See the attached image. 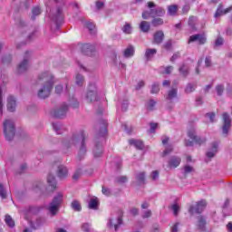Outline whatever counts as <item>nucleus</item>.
Here are the masks:
<instances>
[{"label": "nucleus", "mask_w": 232, "mask_h": 232, "mask_svg": "<svg viewBox=\"0 0 232 232\" xmlns=\"http://www.w3.org/2000/svg\"><path fill=\"white\" fill-rule=\"evenodd\" d=\"M38 82H44L43 87L38 92V97L40 99H46V97H50L52 88H53V84H55L53 75L50 72H44L38 76Z\"/></svg>", "instance_id": "f257e3e1"}, {"label": "nucleus", "mask_w": 232, "mask_h": 232, "mask_svg": "<svg viewBox=\"0 0 232 232\" xmlns=\"http://www.w3.org/2000/svg\"><path fill=\"white\" fill-rule=\"evenodd\" d=\"M84 131H81L80 133L73 134L72 139L65 143L66 148H72V146H80V155L86 154V147L84 146Z\"/></svg>", "instance_id": "f03ea898"}, {"label": "nucleus", "mask_w": 232, "mask_h": 232, "mask_svg": "<svg viewBox=\"0 0 232 232\" xmlns=\"http://www.w3.org/2000/svg\"><path fill=\"white\" fill-rule=\"evenodd\" d=\"M148 8H150V11H144L142 13V18L143 19H150V17H164L166 14V11L162 7H157L155 8V3L149 2L148 3Z\"/></svg>", "instance_id": "7ed1b4c3"}, {"label": "nucleus", "mask_w": 232, "mask_h": 232, "mask_svg": "<svg viewBox=\"0 0 232 232\" xmlns=\"http://www.w3.org/2000/svg\"><path fill=\"white\" fill-rule=\"evenodd\" d=\"M4 134L6 140H12L15 137V123L10 119L5 120L4 123Z\"/></svg>", "instance_id": "20e7f679"}, {"label": "nucleus", "mask_w": 232, "mask_h": 232, "mask_svg": "<svg viewBox=\"0 0 232 232\" xmlns=\"http://www.w3.org/2000/svg\"><path fill=\"white\" fill-rule=\"evenodd\" d=\"M61 204H63V194L58 193L48 208L49 213H51V215H57V211H59Z\"/></svg>", "instance_id": "39448f33"}, {"label": "nucleus", "mask_w": 232, "mask_h": 232, "mask_svg": "<svg viewBox=\"0 0 232 232\" xmlns=\"http://www.w3.org/2000/svg\"><path fill=\"white\" fill-rule=\"evenodd\" d=\"M208 206V203L206 200L201 199L200 201L196 203V206H190L188 209V213L190 215H195V213L200 214L204 209H206V207Z\"/></svg>", "instance_id": "423d86ee"}, {"label": "nucleus", "mask_w": 232, "mask_h": 232, "mask_svg": "<svg viewBox=\"0 0 232 232\" xmlns=\"http://www.w3.org/2000/svg\"><path fill=\"white\" fill-rule=\"evenodd\" d=\"M28 57H30V53L26 52L23 62L18 65V73H24V72H26V70L30 68V62Z\"/></svg>", "instance_id": "0eeeda50"}, {"label": "nucleus", "mask_w": 232, "mask_h": 232, "mask_svg": "<svg viewBox=\"0 0 232 232\" xmlns=\"http://www.w3.org/2000/svg\"><path fill=\"white\" fill-rule=\"evenodd\" d=\"M87 102H95L97 101V87L95 85H90V90L86 94Z\"/></svg>", "instance_id": "6e6552de"}, {"label": "nucleus", "mask_w": 232, "mask_h": 232, "mask_svg": "<svg viewBox=\"0 0 232 232\" xmlns=\"http://www.w3.org/2000/svg\"><path fill=\"white\" fill-rule=\"evenodd\" d=\"M188 136L189 137V139L194 140V142H196V144L200 145V144H204V142H206L205 138H200V137L197 136V131H195V129H190L188 132Z\"/></svg>", "instance_id": "1a4fd4ad"}, {"label": "nucleus", "mask_w": 232, "mask_h": 232, "mask_svg": "<svg viewBox=\"0 0 232 232\" xmlns=\"http://www.w3.org/2000/svg\"><path fill=\"white\" fill-rule=\"evenodd\" d=\"M223 133L225 135H227V133L229 132V128H231V118H229V115L225 112L223 113Z\"/></svg>", "instance_id": "9d476101"}, {"label": "nucleus", "mask_w": 232, "mask_h": 232, "mask_svg": "<svg viewBox=\"0 0 232 232\" xmlns=\"http://www.w3.org/2000/svg\"><path fill=\"white\" fill-rule=\"evenodd\" d=\"M66 111H68V105L63 104L60 110L53 112V117H54V119H63L66 116Z\"/></svg>", "instance_id": "9b49d317"}, {"label": "nucleus", "mask_w": 232, "mask_h": 232, "mask_svg": "<svg viewBox=\"0 0 232 232\" xmlns=\"http://www.w3.org/2000/svg\"><path fill=\"white\" fill-rule=\"evenodd\" d=\"M195 41H198V44H206V41H207L206 35L204 34L191 35L188 39V44L190 43H195Z\"/></svg>", "instance_id": "f8f14e48"}, {"label": "nucleus", "mask_w": 232, "mask_h": 232, "mask_svg": "<svg viewBox=\"0 0 232 232\" xmlns=\"http://www.w3.org/2000/svg\"><path fill=\"white\" fill-rule=\"evenodd\" d=\"M182 160L179 157L172 156L168 161V168H179Z\"/></svg>", "instance_id": "ddd939ff"}, {"label": "nucleus", "mask_w": 232, "mask_h": 232, "mask_svg": "<svg viewBox=\"0 0 232 232\" xmlns=\"http://www.w3.org/2000/svg\"><path fill=\"white\" fill-rule=\"evenodd\" d=\"M164 41V32L157 31L153 35V44H160Z\"/></svg>", "instance_id": "4468645a"}, {"label": "nucleus", "mask_w": 232, "mask_h": 232, "mask_svg": "<svg viewBox=\"0 0 232 232\" xmlns=\"http://www.w3.org/2000/svg\"><path fill=\"white\" fill-rule=\"evenodd\" d=\"M218 152V142H213L211 144V149L207 152V157L208 159H213Z\"/></svg>", "instance_id": "2eb2a0df"}, {"label": "nucleus", "mask_w": 232, "mask_h": 232, "mask_svg": "<svg viewBox=\"0 0 232 232\" xmlns=\"http://www.w3.org/2000/svg\"><path fill=\"white\" fill-rule=\"evenodd\" d=\"M39 211V208L37 207H29L26 208L24 213L25 217V220L30 221V218L28 217H31V215H35Z\"/></svg>", "instance_id": "dca6fc26"}, {"label": "nucleus", "mask_w": 232, "mask_h": 232, "mask_svg": "<svg viewBox=\"0 0 232 232\" xmlns=\"http://www.w3.org/2000/svg\"><path fill=\"white\" fill-rule=\"evenodd\" d=\"M93 45L90 44H84L82 45V53H84V55H92V52H93Z\"/></svg>", "instance_id": "f3484780"}, {"label": "nucleus", "mask_w": 232, "mask_h": 232, "mask_svg": "<svg viewBox=\"0 0 232 232\" xmlns=\"http://www.w3.org/2000/svg\"><path fill=\"white\" fill-rule=\"evenodd\" d=\"M63 9L58 8L57 9V14L54 16L52 17V20L54 21V23L56 24H59L60 23H63Z\"/></svg>", "instance_id": "a211bd4d"}, {"label": "nucleus", "mask_w": 232, "mask_h": 232, "mask_svg": "<svg viewBox=\"0 0 232 232\" xmlns=\"http://www.w3.org/2000/svg\"><path fill=\"white\" fill-rule=\"evenodd\" d=\"M222 5H219L216 14H215V17H220V15H226V14H229V12H231L232 10V6L223 10L222 9Z\"/></svg>", "instance_id": "6ab92c4d"}, {"label": "nucleus", "mask_w": 232, "mask_h": 232, "mask_svg": "<svg viewBox=\"0 0 232 232\" xmlns=\"http://www.w3.org/2000/svg\"><path fill=\"white\" fill-rule=\"evenodd\" d=\"M7 110L8 111H15V98L9 96L7 99Z\"/></svg>", "instance_id": "aec40b11"}, {"label": "nucleus", "mask_w": 232, "mask_h": 232, "mask_svg": "<svg viewBox=\"0 0 232 232\" xmlns=\"http://www.w3.org/2000/svg\"><path fill=\"white\" fill-rule=\"evenodd\" d=\"M198 228L200 231H206V218L204 216L198 217Z\"/></svg>", "instance_id": "412c9836"}, {"label": "nucleus", "mask_w": 232, "mask_h": 232, "mask_svg": "<svg viewBox=\"0 0 232 232\" xmlns=\"http://www.w3.org/2000/svg\"><path fill=\"white\" fill-rule=\"evenodd\" d=\"M57 175L59 179H64L68 175V169L66 167L61 165L58 167Z\"/></svg>", "instance_id": "4be33fe9"}, {"label": "nucleus", "mask_w": 232, "mask_h": 232, "mask_svg": "<svg viewBox=\"0 0 232 232\" xmlns=\"http://www.w3.org/2000/svg\"><path fill=\"white\" fill-rule=\"evenodd\" d=\"M129 143L130 146H135L137 150H143L144 149V143L141 140H130Z\"/></svg>", "instance_id": "5701e85b"}, {"label": "nucleus", "mask_w": 232, "mask_h": 232, "mask_svg": "<svg viewBox=\"0 0 232 232\" xmlns=\"http://www.w3.org/2000/svg\"><path fill=\"white\" fill-rule=\"evenodd\" d=\"M157 54V49H147L145 52V57L147 61H151L153 57Z\"/></svg>", "instance_id": "b1692460"}, {"label": "nucleus", "mask_w": 232, "mask_h": 232, "mask_svg": "<svg viewBox=\"0 0 232 232\" xmlns=\"http://www.w3.org/2000/svg\"><path fill=\"white\" fill-rule=\"evenodd\" d=\"M150 22H146V21H142L140 24V29L141 30V32H143L144 34H148V32H150Z\"/></svg>", "instance_id": "393cba45"}, {"label": "nucleus", "mask_w": 232, "mask_h": 232, "mask_svg": "<svg viewBox=\"0 0 232 232\" xmlns=\"http://www.w3.org/2000/svg\"><path fill=\"white\" fill-rule=\"evenodd\" d=\"M100 135L102 137H106V135H108V121H102V125L100 130Z\"/></svg>", "instance_id": "a878e982"}, {"label": "nucleus", "mask_w": 232, "mask_h": 232, "mask_svg": "<svg viewBox=\"0 0 232 232\" xmlns=\"http://www.w3.org/2000/svg\"><path fill=\"white\" fill-rule=\"evenodd\" d=\"M47 182L53 188V189H55L57 188V182L55 181V177H53L52 174H49L47 177Z\"/></svg>", "instance_id": "bb28decb"}, {"label": "nucleus", "mask_w": 232, "mask_h": 232, "mask_svg": "<svg viewBox=\"0 0 232 232\" xmlns=\"http://www.w3.org/2000/svg\"><path fill=\"white\" fill-rule=\"evenodd\" d=\"M133 53H135V49L133 48V46H131V45H129L126 49H125V51H124V53H123V55H124V57H132V55H133Z\"/></svg>", "instance_id": "cd10ccee"}, {"label": "nucleus", "mask_w": 232, "mask_h": 232, "mask_svg": "<svg viewBox=\"0 0 232 232\" xmlns=\"http://www.w3.org/2000/svg\"><path fill=\"white\" fill-rule=\"evenodd\" d=\"M103 148L102 145H95L93 149L94 157H101L102 155Z\"/></svg>", "instance_id": "c85d7f7f"}, {"label": "nucleus", "mask_w": 232, "mask_h": 232, "mask_svg": "<svg viewBox=\"0 0 232 232\" xmlns=\"http://www.w3.org/2000/svg\"><path fill=\"white\" fill-rule=\"evenodd\" d=\"M197 17L190 16L188 19V26H190L191 30L195 31L197 30L196 24H197Z\"/></svg>", "instance_id": "c756f323"}, {"label": "nucleus", "mask_w": 232, "mask_h": 232, "mask_svg": "<svg viewBox=\"0 0 232 232\" xmlns=\"http://www.w3.org/2000/svg\"><path fill=\"white\" fill-rule=\"evenodd\" d=\"M97 208H99V199H97V198L91 199L89 202V208L97 209Z\"/></svg>", "instance_id": "7c9ffc66"}, {"label": "nucleus", "mask_w": 232, "mask_h": 232, "mask_svg": "<svg viewBox=\"0 0 232 232\" xmlns=\"http://www.w3.org/2000/svg\"><path fill=\"white\" fill-rule=\"evenodd\" d=\"M177 97V88H172L170 91H169L167 99L168 101H171L172 99H175Z\"/></svg>", "instance_id": "2f4dec72"}, {"label": "nucleus", "mask_w": 232, "mask_h": 232, "mask_svg": "<svg viewBox=\"0 0 232 232\" xmlns=\"http://www.w3.org/2000/svg\"><path fill=\"white\" fill-rule=\"evenodd\" d=\"M168 12L169 15H176L177 12H179V7L177 5H169L168 7Z\"/></svg>", "instance_id": "473e14b6"}, {"label": "nucleus", "mask_w": 232, "mask_h": 232, "mask_svg": "<svg viewBox=\"0 0 232 232\" xmlns=\"http://www.w3.org/2000/svg\"><path fill=\"white\" fill-rule=\"evenodd\" d=\"M53 127L57 135L63 133V125H61V123H53Z\"/></svg>", "instance_id": "72a5a7b5"}, {"label": "nucleus", "mask_w": 232, "mask_h": 232, "mask_svg": "<svg viewBox=\"0 0 232 232\" xmlns=\"http://www.w3.org/2000/svg\"><path fill=\"white\" fill-rule=\"evenodd\" d=\"M152 26H162L164 20L162 18H154L151 22Z\"/></svg>", "instance_id": "f704fd0d"}, {"label": "nucleus", "mask_w": 232, "mask_h": 232, "mask_svg": "<svg viewBox=\"0 0 232 232\" xmlns=\"http://www.w3.org/2000/svg\"><path fill=\"white\" fill-rule=\"evenodd\" d=\"M72 208L74 211H81L82 208L81 207V203L77 200H73L72 202Z\"/></svg>", "instance_id": "c9c22d12"}, {"label": "nucleus", "mask_w": 232, "mask_h": 232, "mask_svg": "<svg viewBox=\"0 0 232 232\" xmlns=\"http://www.w3.org/2000/svg\"><path fill=\"white\" fill-rule=\"evenodd\" d=\"M5 224H7V226H9V227H14V226H15V222L14 221V219L12 218V217L10 216H5Z\"/></svg>", "instance_id": "e433bc0d"}, {"label": "nucleus", "mask_w": 232, "mask_h": 232, "mask_svg": "<svg viewBox=\"0 0 232 232\" xmlns=\"http://www.w3.org/2000/svg\"><path fill=\"white\" fill-rule=\"evenodd\" d=\"M171 209L174 213V217H179V212L180 211V206L175 203L171 206Z\"/></svg>", "instance_id": "4c0bfd02"}, {"label": "nucleus", "mask_w": 232, "mask_h": 232, "mask_svg": "<svg viewBox=\"0 0 232 232\" xmlns=\"http://www.w3.org/2000/svg\"><path fill=\"white\" fill-rule=\"evenodd\" d=\"M179 72H180L181 75L186 77V75H188V73H189V67H188V65H182L179 68Z\"/></svg>", "instance_id": "58836bf2"}, {"label": "nucleus", "mask_w": 232, "mask_h": 232, "mask_svg": "<svg viewBox=\"0 0 232 232\" xmlns=\"http://www.w3.org/2000/svg\"><path fill=\"white\" fill-rule=\"evenodd\" d=\"M76 84L78 86H82V84H84V78L82 77V75H76Z\"/></svg>", "instance_id": "ea45409f"}, {"label": "nucleus", "mask_w": 232, "mask_h": 232, "mask_svg": "<svg viewBox=\"0 0 232 232\" xmlns=\"http://www.w3.org/2000/svg\"><path fill=\"white\" fill-rule=\"evenodd\" d=\"M171 151H173V147H171L170 145L166 147L165 150H163L161 157H166L167 155H169V153H171Z\"/></svg>", "instance_id": "a19ab883"}, {"label": "nucleus", "mask_w": 232, "mask_h": 232, "mask_svg": "<svg viewBox=\"0 0 232 232\" xmlns=\"http://www.w3.org/2000/svg\"><path fill=\"white\" fill-rule=\"evenodd\" d=\"M145 177H146V174L144 172H140L136 176V179H137L138 182L142 183V182H144Z\"/></svg>", "instance_id": "79ce46f5"}, {"label": "nucleus", "mask_w": 232, "mask_h": 232, "mask_svg": "<svg viewBox=\"0 0 232 232\" xmlns=\"http://www.w3.org/2000/svg\"><path fill=\"white\" fill-rule=\"evenodd\" d=\"M195 88H197V85L195 84H188L187 88L185 89L186 93H191V92H195Z\"/></svg>", "instance_id": "37998d69"}, {"label": "nucleus", "mask_w": 232, "mask_h": 232, "mask_svg": "<svg viewBox=\"0 0 232 232\" xmlns=\"http://www.w3.org/2000/svg\"><path fill=\"white\" fill-rule=\"evenodd\" d=\"M122 30L124 34H131V25L130 24H125Z\"/></svg>", "instance_id": "c03bdc74"}, {"label": "nucleus", "mask_w": 232, "mask_h": 232, "mask_svg": "<svg viewBox=\"0 0 232 232\" xmlns=\"http://www.w3.org/2000/svg\"><path fill=\"white\" fill-rule=\"evenodd\" d=\"M0 197L2 198H6V190L5 189V187L3 186V184H0Z\"/></svg>", "instance_id": "a18cd8bd"}, {"label": "nucleus", "mask_w": 232, "mask_h": 232, "mask_svg": "<svg viewBox=\"0 0 232 232\" xmlns=\"http://www.w3.org/2000/svg\"><path fill=\"white\" fill-rule=\"evenodd\" d=\"M86 28H88V30L92 33L93 30H95V24L92 22H87Z\"/></svg>", "instance_id": "49530a36"}, {"label": "nucleus", "mask_w": 232, "mask_h": 232, "mask_svg": "<svg viewBox=\"0 0 232 232\" xmlns=\"http://www.w3.org/2000/svg\"><path fill=\"white\" fill-rule=\"evenodd\" d=\"M207 119H208L209 122H215V113L210 112L206 114Z\"/></svg>", "instance_id": "de8ad7c7"}, {"label": "nucleus", "mask_w": 232, "mask_h": 232, "mask_svg": "<svg viewBox=\"0 0 232 232\" xmlns=\"http://www.w3.org/2000/svg\"><path fill=\"white\" fill-rule=\"evenodd\" d=\"M156 102L153 100H150L148 103H147V110L151 111L153 110V106H155Z\"/></svg>", "instance_id": "09e8293b"}, {"label": "nucleus", "mask_w": 232, "mask_h": 232, "mask_svg": "<svg viewBox=\"0 0 232 232\" xmlns=\"http://www.w3.org/2000/svg\"><path fill=\"white\" fill-rule=\"evenodd\" d=\"M160 92V88H159L158 84H153L150 93H159Z\"/></svg>", "instance_id": "8fccbe9b"}, {"label": "nucleus", "mask_w": 232, "mask_h": 232, "mask_svg": "<svg viewBox=\"0 0 232 232\" xmlns=\"http://www.w3.org/2000/svg\"><path fill=\"white\" fill-rule=\"evenodd\" d=\"M128 180V178L126 176H121L117 179L118 184H124Z\"/></svg>", "instance_id": "3c124183"}, {"label": "nucleus", "mask_w": 232, "mask_h": 232, "mask_svg": "<svg viewBox=\"0 0 232 232\" xmlns=\"http://www.w3.org/2000/svg\"><path fill=\"white\" fill-rule=\"evenodd\" d=\"M102 191L103 195H106V197H110V195H111V191L108 188L102 187Z\"/></svg>", "instance_id": "603ef678"}, {"label": "nucleus", "mask_w": 232, "mask_h": 232, "mask_svg": "<svg viewBox=\"0 0 232 232\" xmlns=\"http://www.w3.org/2000/svg\"><path fill=\"white\" fill-rule=\"evenodd\" d=\"M224 44V39L218 37L215 42V46H222Z\"/></svg>", "instance_id": "864d4df0"}, {"label": "nucleus", "mask_w": 232, "mask_h": 232, "mask_svg": "<svg viewBox=\"0 0 232 232\" xmlns=\"http://www.w3.org/2000/svg\"><path fill=\"white\" fill-rule=\"evenodd\" d=\"M172 42L171 40H169L164 45L163 48H165V50H171V46H172Z\"/></svg>", "instance_id": "5fc2aeb1"}, {"label": "nucleus", "mask_w": 232, "mask_h": 232, "mask_svg": "<svg viewBox=\"0 0 232 232\" xmlns=\"http://www.w3.org/2000/svg\"><path fill=\"white\" fill-rule=\"evenodd\" d=\"M33 15H40L41 14V8L39 7H34L32 10Z\"/></svg>", "instance_id": "6e6d98bb"}, {"label": "nucleus", "mask_w": 232, "mask_h": 232, "mask_svg": "<svg viewBox=\"0 0 232 232\" xmlns=\"http://www.w3.org/2000/svg\"><path fill=\"white\" fill-rule=\"evenodd\" d=\"M159 127V123H150V133H155V130Z\"/></svg>", "instance_id": "4d7b16f0"}, {"label": "nucleus", "mask_w": 232, "mask_h": 232, "mask_svg": "<svg viewBox=\"0 0 232 232\" xmlns=\"http://www.w3.org/2000/svg\"><path fill=\"white\" fill-rule=\"evenodd\" d=\"M216 90L218 92V95H222V92H224V86L222 85H218L216 87Z\"/></svg>", "instance_id": "13d9d810"}, {"label": "nucleus", "mask_w": 232, "mask_h": 232, "mask_svg": "<svg viewBox=\"0 0 232 232\" xmlns=\"http://www.w3.org/2000/svg\"><path fill=\"white\" fill-rule=\"evenodd\" d=\"M82 229L84 232H90V224H88V223L83 224L82 226Z\"/></svg>", "instance_id": "bf43d9fd"}, {"label": "nucleus", "mask_w": 232, "mask_h": 232, "mask_svg": "<svg viewBox=\"0 0 232 232\" xmlns=\"http://www.w3.org/2000/svg\"><path fill=\"white\" fill-rule=\"evenodd\" d=\"M157 179H159V171L154 170V171H152V173H151V179H152V180H157Z\"/></svg>", "instance_id": "052dcab7"}, {"label": "nucleus", "mask_w": 232, "mask_h": 232, "mask_svg": "<svg viewBox=\"0 0 232 232\" xmlns=\"http://www.w3.org/2000/svg\"><path fill=\"white\" fill-rule=\"evenodd\" d=\"M184 171H185V173H191V171H193V167L186 165L184 167Z\"/></svg>", "instance_id": "680f3d73"}, {"label": "nucleus", "mask_w": 232, "mask_h": 232, "mask_svg": "<svg viewBox=\"0 0 232 232\" xmlns=\"http://www.w3.org/2000/svg\"><path fill=\"white\" fill-rule=\"evenodd\" d=\"M104 7V3L102 1H97L96 2V8H98V10H101L102 8Z\"/></svg>", "instance_id": "e2e57ef3"}, {"label": "nucleus", "mask_w": 232, "mask_h": 232, "mask_svg": "<svg viewBox=\"0 0 232 232\" xmlns=\"http://www.w3.org/2000/svg\"><path fill=\"white\" fill-rule=\"evenodd\" d=\"M205 64H206L207 67L211 66V57H209V56L206 57Z\"/></svg>", "instance_id": "0e129e2a"}, {"label": "nucleus", "mask_w": 232, "mask_h": 232, "mask_svg": "<svg viewBox=\"0 0 232 232\" xmlns=\"http://www.w3.org/2000/svg\"><path fill=\"white\" fill-rule=\"evenodd\" d=\"M171 72H173V66H168L165 68V73H167V75H169Z\"/></svg>", "instance_id": "69168bd1"}, {"label": "nucleus", "mask_w": 232, "mask_h": 232, "mask_svg": "<svg viewBox=\"0 0 232 232\" xmlns=\"http://www.w3.org/2000/svg\"><path fill=\"white\" fill-rule=\"evenodd\" d=\"M55 92L56 93H62L63 92V85H57L55 87Z\"/></svg>", "instance_id": "338daca9"}, {"label": "nucleus", "mask_w": 232, "mask_h": 232, "mask_svg": "<svg viewBox=\"0 0 232 232\" xmlns=\"http://www.w3.org/2000/svg\"><path fill=\"white\" fill-rule=\"evenodd\" d=\"M169 138H168L167 136H162L161 137V142L163 145H166L167 142H169Z\"/></svg>", "instance_id": "774afa93"}]
</instances>
